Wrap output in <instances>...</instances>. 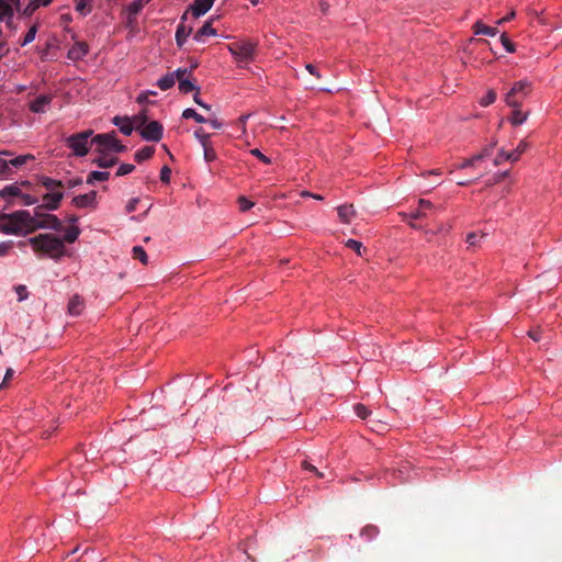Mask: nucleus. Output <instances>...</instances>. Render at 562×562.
Wrapping results in <instances>:
<instances>
[{"mask_svg": "<svg viewBox=\"0 0 562 562\" xmlns=\"http://www.w3.org/2000/svg\"><path fill=\"white\" fill-rule=\"evenodd\" d=\"M149 94L150 95H156L157 93L155 91H148V92L140 93L137 97V102L140 103V104L147 102Z\"/></svg>", "mask_w": 562, "mask_h": 562, "instance_id": "nucleus-57", "label": "nucleus"}, {"mask_svg": "<svg viewBox=\"0 0 562 562\" xmlns=\"http://www.w3.org/2000/svg\"><path fill=\"white\" fill-rule=\"evenodd\" d=\"M19 5L20 0H0V21H4L8 26H11L13 10Z\"/></svg>", "mask_w": 562, "mask_h": 562, "instance_id": "nucleus-9", "label": "nucleus"}, {"mask_svg": "<svg viewBox=\"0 0 562 562\" xmlns=\"http://www.w3.org/2000/svg\"><path fill=\"white\" fill-rule=\"evenodd\" d=\"M119 159L116 157H109L106 155L101 154L99 157L94 158L92 162L97 165L99 168H110L117 164Z\"/></svg>", "mask_w": 562, "mask_h": 562, "instance_id": "nucleus-24", "label": "nucleus"}, {"mask_svg": "<svg viewBox=\"0 0 562 562\" xmlns=\"http://www.w3.org/2000/svg\"><path fill=\"white\" fill-rule=\"evenodd\" d=\"M355 413L359 418L366 419L369 416L370 411L363 404H357L355 406Z\"/></svg>", "mask_w": 562, "mask_h": 562, "instance_id": "nucleus-45", "label": "nucleus"}, {"mask_svg": "<svg viewBox=\"0 0 562 562\" xmlns=\"http://www.w3.org/2000/svg\"><path fill=\"white\" fill-rule=\"evenodd\" d=\"M195 138L199 139L202 146L210 144V135L206 134L202 128H199L194 132Z\"/></svg>", "mask_w": 562, "mask_h": 562, "instance_id": "nucleus-44", "label": "nucleus"}, {"mask_svg": "<svg viewBox=\"0 0 562 562\" xmlns=\"http://www.w3.org/2000/svg\"><path fill=\"white\" fill-rule=\"evenodd\" d=\"M490 103H492V90H487L485 97H483L482 100H481V104L483 106H486Z\"/></svg>", "mask_w": 562, "mask_h": 562, "instance_id": "nucleus-62", "label": "nucleus"}, {"mask_svg": "<svg viewBox=\"0 0 562 562\" xmlns=\"http://www.w3.org/2000/svg\"><path fill=\"white\" fill-rule=\"evenodd\" d=\"M337 211L340 221L347 224L350 223L356 215V211L352 204L340 205Z\"/></svg>", "mask_w": 562, "mask_h": 562, "instance_id": "nucleus-21", "label": "nucleus"}, {"mask_svg": "<svg viewBox=\"0 0 562 562\" xmlns=\"http://www.w3.org/2000/svg\"><path fill=\"white\" fill-rule=\"evenodd\" d=\"M305 68H306V70H307L311 75H313V76H315V77H317V78H321V75H319V72H318L317 68H316L314 65H312V64H307V65L305 66Z\"/></svg>", "mask_w": 562, "mask_h": 562, "instance_id": "nucleus-63", "label": "nucleus"}, {"mask_svg": "<svg viewBox=\"0 0 562 562\" xmlns=\"http://www.w3.org/2000/svg\"><path fill=\"white\" fill-rule=\"evenodd\" d=\"M36 33H37V25H36V24H34V25H32V26L29 29V31H27V33L25 34V36H24L23 41L21 42V45H22V46H25V45H27V44L32 43V42L35 40Z\"/></svg>", "mask_w": 562, "mask_h": 562, "instance_id": "nucleus-40", "label": "nucleus"}, {"mask_svg": "<svg viewBox=\"0 0 562 562\" xmlns=\"http://www.w3.org/2000/svg\"><path fill=\"white\" fill-rule=\"evenodd\" d=\"M530 92L531 83L527 80H520L515 82L512 89L505 94L504 100L506 104L515 109L510 116V121L514 125H519L526 121L527 115L517 110V108Z\"/></svg>", "mask_w": 562, "mask_h": 562, "instance_id": "nucleus-2", "label": "nucleus"}, {"mask_svg": "<svg viewBox=\"0 0 562 562\" xmlns=\"http://www.w3.org/2000/svg\"><path fill=\"white\" fill-rule=\"evenodd\" d=\"M46 207H44L43 204L41 205H37L34 211H33V214H31V222L29 224V226H35L36 222H38L40 218H42V216H45L47 213H45Z\"/></svg>", "mask_w": 562, "mask_h": 562, "instance_id": "nucleus-34", "label": "nucleus"}, {"mask_svg": "<svg viewBox=\"0 0 562 562\" xmlns=\"http://www.w3.org/2000/svg\"><path fill=\"white\" fill-rule=\"evenodd\" d=\"M139 134L145 140L159 142L164 134L162 124L158 121H151L143 126V128L139 131Z\"/></svg>", "mask_w": 562, "mask_h": 562, "instance_id": "nucleus-8", "label": "nucleus"}, {"mask_svg": "<svg viewBox=\"0 0 562 562\" xmlns=\"http://www.w3.org/2000/svg\"><path fill=\"white\" fill-rule=\"evenodd\" d=\"M83 299L79 295H74L68 302V313L72 316H78L83 310Z\"/></svg>", "mask_w": 562, "mask_h": 562, "instance_id": "nucleus-22", "label": "nucleus"}, {"mask_svg": "<svg viewBox=\"0 0 562 562\" xmlns=\"http://www.w3.org/2000/svg\"><path fill=\"white\" fill-rule=\"evenodd\" d=\"M237 202H238L239 210L241 212H246V211L250 210L254 206V202L249 201L245 196H239Z\"/></svg>", "mask_w": 562, "mask_h": 562, "instance_id": "nucleus-46", "label": "nucleus"}, {"mask_svg": "<svg viewBox=\"0 0 562 562\" xmlns=\"http://www.w3.org/2000/svg\"><path fill=\"white\" fill-rule=\"evenodd\" d=\"M20 195H21V189L16 183L9 184V186L4 187L2 190H0V199H2V200L15 198V196L20 198Z\"/></svg>", "mask_w": 562, "mask_h": 562, "instance_id": "nucleus-25", "label": "nucleus"}, {"mask_svg": "<svg viewBox=\"0 0 562 562\" xmlns=\"http://www.w3.org/2000/svg\"><path fill=\"white\" fill-rule=\"evenodd\" d=\"M499 41L502 45L504 46L505 50L507 53H514L516 50L515 44L512 42V40L507 36L506 33H502Z\"/></svg>", "mask_w": 562, "mask_h": 562, "instance_id": "nucleus-38", "label": "nucleus"}, {"mask_svg": "<svg viewBox=\"0 0 562 562\" xmlns=\"http://www.w3.org/2000/svg\"><path fill=\"white\" fill-rule=\"evenodd\" d=\"M528 335H529V337H530L531 339H533L535 341H540V339H541V337H540V331H539L538 329H536V330H530V331L528 333Z\"/></svg>", "mask_w": 562, "mask_h": 562, "instance_id": "nucleus-64", "label": "nucleus"}, {"mask_svg": "<svg viewBox=\"0 0 562 562\" xmlns=\"http://www.w3.org/2000/svg\"><path fill=\"white\" fill-rule=\"evenodd\" d=\"M214 1L215 0H194L190 5L189 11H191L194 18H200L212 8Z\"/></svg>", "mask_w": 562, "mask_h": 562, "instance_id": "nucleus-13", "label": "nucleus"}, {"mask_svg": "<svg viewBox=\"0 0 562 562\" xmlns=\"http://www.w3.org/2000/svg\"><path fill=\"white\" fill-rule=\"evenodd\" d=\"M488 234L487 233H481V234H477L475 232L473 233H470L468 234L467 236V243L470 245V246H476L479 245L480 240L481 239H484V238H487Z\"/></svg>", "mask_w": 562, "mask_h": 562, "instance_id": "nucleus-35", "label": "nucleus"}, {"mask_svg": "<svg viewBox=\"0 0 562 562\" xmlns=\"http://www.w3.org/2000/svg\"><path fill=\"white\" fill-rule=\"evenodd\" d=\"M30 222L31 213L29 211H16L10 214L0 213V232L11 235L30 234Z\"/></svg>", "mask_w": 562, "mask_h": 562, "instance_id": "nucleus-3", "label": "nucleus"}, {"mask_svg": "<svg viewBox=\"0 0 562 562\" xmlns=\"http://www.w3.org/2000/svg\"><path fill=\"white\" fill-rule=\"evenodd\" d=\"M20 198H21V200H22V203H23L24 205H27V206H30V205H34V204L37 202V199H36V198H34V196H32V195H30V194H23L22 192H21Z\"/></svg>", "mask_w": 562, "mask_h": 562, "instance_id": "nucleus-54", "label": "nucleus"}, {"mask_svg": "<svg viewBox=\"0 0 562 562\" xmlns=\"http://www.w3.org/2000/svg\"><path fill=\"white\" fill-rule=\"evenodd\" d=\"M179 90L182 93H189L191 91L198 90V87L191 80L186 79V80H180Z\"/></svg>", "mask_w": 562, "mask_h": 562, "instance_id": "nucleus-39", "label": "nucleus"}, {"mask_svg": "<svg viewBox=\"0 0 562 562\" xmlns=\"http://www.w3.org/2000/svg\"><path fill=\"white\" fill-rule=\"evenodd\" d=\"M92 135V131H85L82 133H78L71 135L67 138V145L72 149L76 156H86L89 151V137Z\"/></svg>", "mask_w": 562, "mask_h": 562, "instance_id": "nucleus-6", "label": "nucleus"}, {"mask_svg": "<svg viewBox=\"0 0 562 562\" xmlns=\"http://www.w3.org/2000/svg\"><path fill=\"white\" fill-rule=\"evenodd\" d=\"M35 157L32 154L21 155L12 159H8L9 167L19 169L24 166L26 162L34 160Z\"/></svg>", "mask_w": 562, "mask_h": 562, "instance_id": "nucleus-27", "label": "nucleus"}, {"mask_svg": "<svg viewBox=\"0 0 562 562\" xmlns=\"http://www.w3.org/2000/svg\"><path fill=\"white\" fill-rule=\"evenodd\" d=\"M378 533L379 529L373 525H367L361 529L360 532L361 537L364 538L367 541L374 539L378 536Z\"/></svg>", "mask_w": 562, "mask_h": 562, "instance_id": "nucleus-31", "label": "nucleus"}, {"mask_svg": "<svg viewBox=\"0 0 562 562\" xmlns=\"http://www.w3.org/2000/svg\"><path fill=\"white\" fill-rule=\"evenodd\" d=\"M80 235V228L76 225H70L68 228L65 229V234L63 239V243L72 244L75 243Z\"/></svg>", "mask_w": 562, "mask_h": 562, "instance_id": "nucleus-26", "label": "nucleus"}, {"mask_svg": "<svg viewBox=\"0 0 562 562\" xmlns=\"http://www.w3.org/2000/svg\"><path fill=\"white\" fill-rule=\"evenodd\" d=\"M95 199H97V192L90 191L89 193L75 196L72 199V203L76 207L83 209V207L94 206Z\"/></svg>", "mask_w": 562, "mask_h": 562, "instance_id": "nucleus-15", "label": "nucleus"}, {"mask_svg": "<svg viewBox=\"0 0 562 562\" xmlns=\"http://www.w3.org/2000/svg\"><path fill=\"white\" fill-rule=\"evenodd\" d=\"M155 148L153 146H145L135 153V160L139 164L153 157Z\"/></svg>", "mask_w": 562, "mask_h": 562, "instance_id": "nucleus-28", "label": "nucleus"}, {"mask_svg": "<svg viewBox=\"0 0 562 562\" xmlns=\"http://www.w3.org/2000/svg\"><path fill=\"white\" fill-rule=\"evenodd\" d=\"M110 178V172L108 171H91L88 175L87 183L94 184L97 181H105Z\"/></svg>", "mask_w": 562, "mask_h": 562, "instance_id": "nucleus-30", "label": "nucleus"}, {"mask_svg": "<svg viewBox=\"0 0 562 562\" xmlns=\"http://www.w3.org/2000/svg\"><path fill=\"white\" fill-rule=\"evenodd\" d=\"M131 121L134 125V128L139 132L143 128V126H145L147 124V121H148L147 112L146 111L139 112L138 114L131 117Z\"/></svg>", "mask_w": 562, "mask_h": 562, "instance_id": "nucleus-29", "label": "nucleus"}, {"mask_svg": "<svg viewBox=\"0 0 562 562\" xmlns=\"http://www.w3.org/2000/svg\"><path fill=\"white\" fill-rule=\"evenodd\" d=\"M91 144L98 145V151L100 154L105 151L124 153L127 149L126 146L122 145L115 137V132L98 134L91 139Z\"/></svg>", "mask_w": 562, "mask_h": 562, "instance_id": "nucleus-5", "label": "nucleus"}, {"mask_svg": "<svg viewBox=\"0 0 562 562\" xmlns=\"http://www.w3.org/2000/svg\"><path fill=\"white\" fill-rule=\"evenodd\" d=\"M64 193H45L43 195V205L47 211H55L59 207Z\"/></svg>", "mask_w": 562, "mask_h": 562, "instance_id": "nucleus-18", "label": "nucleus"}, {"mask_svg": "<svg viewBox=\"0 0 562 562\" xmlns=\"http://www.w3.org/2000/svg\"><path fill=\"white\" fill-rule=\"evenodd\" d=\"M346 246L352 250H355L359 256H361L362 244L356 239H348L346 241Z\"/></svg>", "mask_w": 562, "mask_h": 562, "instance_id": "nucleus-49", "label": "nucleus"}, {"mask_svg": "<svg viewBox=\"0 0 562 562\" xmlns=\"http://www.w3.org/2000/svg\"><path fill=\"white\" fill-rule=\"evenodd\" d=\"M14 243L12 240L1 241L0 243V257H5L9 255L11 249L13 248Z\"/></svg>", "mask_w": 562, "mask_h": 562, "instance_id": "nucleus-48", "label": "nucleus"}, {"mask_svg": "<svg viewBox=\"0 0 562 562\" xmlns=\"http://www.w3.org/2000/svg\"><path fill=\"white\" fill-rule=\"evenodd\" d=\"M173 85H175V75L171 72L167 74L166 76H164L162 78H160L157 81V86L164 91L170 89L171 87H173Z\"/></svg>", "mask_w": 562, "mask_h": 562, "instance_id": "nucleus-32", "label": "nucleus"}, {"mask_svg": "<svg viewBox=\"0 0 562 562\" xmlns=\"http://www.w3.org/2000/svg\"><path fill=\"white\" fill-rule=\"evenodd\" d=\"M206 120H207L206 123H210L211 126L215 130H220L223 126L222 122L218 121L216 117H213V119L211 117V119H206Z\"/></svg>", "mask_w": 562, "mask_h": 562, "instance_id": "nucleus-61", "label": "nucleus"}, {"mask_svg": "<svg viewBox=\"0 0 562 562\" xmlns=\"http://www.w3.org/2000/svg\"><path fill=\"white\" fill-rule=\"evenodd\" d=\"M139 199H132L126 205V212L132 213L136 210Z\"/></svg>", "mask_w": 562, "mask_h": 562, "instance_id": "nucleus-58", "label": "nucleus"}, {"mask_svg": "<svg viewBox=\"0 0 562 562\" xmlns=\"http://www.w3.org/2000/svg\"><path fill=\"white\" fill-rule=\"evenodd\" d=\"M172 74L175 75V81L177 80L178 82H180V80L188 79V76L191 75V70L188 68H178Z\"/></svg>", "mask_w": 562, "mask_h": 562, "instance_id": "nucleus-43", "label": "nucleus"}, {"mask_svg": "<svg viewBox=\"0 0 562 562\" xmlns=\"http://www.w3.org/2000/svg\"><path fill=\"white\" fill-rule=\"evenodd\" d=\"M182 117L183 119H193L195 122L198 123H206L207 120L202 116L201 114H199L195 110L193 109H186L183 112H182Z\"/></svg>", "mask_w": 562, "mask_h": 562, "instance_id": "nucleus-33", "label": "nucleus"}, {"mask_svg": "<svg viewBox=\"0 0 562 562\" xmlns=\"http://www.w3.org/2000/svg\"><path fill=\"white\" fill-rule=\"evenodd\" d=\"M143 5H144L143 0L132 1L127 7L130 18L137 15L139 13V11L142 10Z\"/></svg>", "mask_w": 562, "mask_h": 562, "instance_id": "nucleus-37", "label": "nucleus"}, {"mask_svg": "<svg viewBox=\"0 0 562 562\" xmlns=\"http://www.w3.org/2000/svg\"><path fill=\"white\" fill-rule=\"evenodd\" d=\"M519 158V153H516V151H506L504 149H501L498 153H497V156L494 158V165H499L504 161H510V162H514L516 160H518Z\"/></svg>", "mask_w": 562, "mask_h": 562, "instance_id": "nucleus-23", "label": "nucleus"}, {"mask_svg": "<svg viewBox=\"0 0 562 562\" xmlns=\"http://www.w3.org/2000/svg\"><path fill=\"white\" fill-rule=\"evenodd\" d=\"M88 52L89 45L83 41H78L70 47L67 57L72 61L82 60Z\"/></svg>", "mask_w": 562, "mask_h": 562, "instance_id": "nucleus-12", "label": "nucleus"}, {"mask_svg": "<svg viewBox=\"0 0 562 562\" xmlns=\"http://www.w3.org/2000/svg\"><path fill=\"white\" fill-rule=\"evenodd\" d=\"M218 16H212L209 21L204 23V25L194 34V40L196 42H203L204 36H215L217 34L216 30L212 26L213 22L217 20Z\"/></svg>", "mask_w": 562, "mask_h": 562, "instance_id": "nucleus-16", "label": "nucleus"}, {"mask_svg": "<svg viewBox=\"0 0 562 562\" xmlns=\"http://www.w3.org/2000/svg\"><path fill=\"white\" fill-rule=\"evenodd\" d=\"M436 207L428 200L420 199L418 202V206L415 211H412L409 214H406L409 220H420L426 218L429 213H431Z\"/></svg>", "mask_w": 562, "mask_h": 562, "instance_id": "nucleus-10", "label": "nucleus"}, {"mask_svg": "<svg viewBox=\"0 0 562 562\" xmlns=\"http://www.w3.org/2000/svg\"><path fill=\"white\" fill-rule=\"evenodd\" d=\"M40 183L47 190V193H64V182L60 180L41 176Z\"/></svg>", "mask_w": 562, "mask_h": 562, "instance_id": "nucleus-14", "label": "nucleus"}, {"mask_svg": "<svg viewBox=\"0 0 562 562\" xmlns=\"http://www.w3.org/2000/svg\"><path fill=\"white\" fill-rule=\"evenodd\" d=\"M76 10L82 14L88 13L89 9H87V0H77Z\"/></svg>", "mask_w": 562, "mask_h": 562, "instance_id": "nucleus-56", "label": "nucleus"}, {"mask_svg": "<svg viewBox=\"0 0 562 562\" xmlns=\"http://www.w3.org/2000/svg\"><path fill=\"white\" fill-rule=\"evenodd\" d=\"M488 157V150L484 149L481 154L473 156L470 159L464 160L459 168H483L484 171L487 170L488 166L485 162V158Z\"/></svg>", "mask_w": 562, "mask_h": 562, "instance_id": "nucleus-11", "label": "nucleus"}, {"mask_svg": "<svg viewBox=\"0 0 562 562\" xmlns=\"http://www.w3.org/2000/svg\"><path fill=\"white\" fill-rule=\"evenodd\" d=\"M114 125H116L124 135H131L133 133L134 125L128 116H114L112 119Z\"/></svg>", "mask_w": 562, "mask_h": 562, "instance_id": "nucleus-20", "label": "nucleus"}, {"mask_svg": "<svg viewBox=\"0 0 562 562\" xmlns=\"http://www.w3.org/2000/svg\"><path fill=\"white\" fill-rule=\"evenodd\" d=\"M13 374H14V370H13V369H11V368H9V369L7 370V372H5V375H4V378H3L2 383L0 384V389H2V387H4V386H5L7 382H8V381L13 376Z\"/></svg>", "mask_w": 562, "mask_h": 562, "instance_id": "nucleus-59", "label": "nucleus"}, {"mask_svg": "<svg viewBox=\"0 0 562 562\" xmlns=\"http://www.w3.org/2000/svg\"><path fill=\"white\" fill-rule=\"evenodd\" d=\"M187 15H188V11L182 15L181 23L177 26V31H176V42H177V45L180 47L184 44L188 36L192 32V27L186 26L183 23V21L187 19Z\"/></svg>", "mask_w": 562, "mask_h": 562, "instance_id": "nucleus-17", "label": "nucleus"}, {"mask_svg": "<svg viewBox=\"0 0 562 562\" xmlns=\"http://www.w3.org/2000/svg\"><path fill=\"white\" fill-rule=\"evenodd\" d=\"M250 154L267 165L271 162V160L267 156H265L258 148L251 149Z\"/></svg>", "mask_w": 562, "mask_h": 562, "instance_id": "nucleus-55", "label": "nucleus"}, {"mask_svg": "<svg viewBox=\"0 0 562 562\" xmlns=\"http://www.w3.org/2000/svg\"><path fill=\"white\" fill-rule=\"evenodd\" d=\"M64 228L63 222L54 214H46L36 222L35 226H30L29 232L33 233L37 229H50L60 232Z\"/></svg>", "mask_w": 562, "mask_h": 562, "instance_id": "nucleus-7", "label": "nucleus"}, {"mask_svg": "<svg viewBox=\"0 0 562 562\" xmlns=\"http://www.w3.org/2000/svg\"><path fill=\"white\" fill-rule=\"evenodd\" d=\"M133 257L134 259L139 260L143 265L148 262L147 254L142 246L133 247Z\"/></svg>", "mask_w": 562, "mask_h": 562, "instance_id": "nucleus-36", "label": "nucleus"}, {"mask_svg": "<svg viewBox=\"0 0 562 562\" xmlns=\"http://www.w3.org/2000/svg\"><path fill=\"white\" fill-rule=\"evenodd\" d=\"M204 149V159L207 162L214 161L216 159V153L214 148L211 146V144H207L205 146H202Z\"/></svg>", "mask_w": 562, "mask_h": 562, "instance_id": "nucleus-42", "label": "nucleus"}, {"mask_svg": "<svg viewBox=\"0 0 562 562\" xmlns=\"http://www.w3.org/2000/svg\"><path fill=\"white\" fill-rule=\"evenodd\" d=\"M303 467H304V469H306V470H308L311 472H314L319 477L324 476L323 473H321L314 465L310 464L306 461L303 462Z\"/></svg>", "mask_w": 562, "mask_h": 562, "instance_id": "nucleus-60", "label": "nucleus"}, {"mask_svg": "<svg viewBox=\"0 0 562 562\" xmlns=\"http://www.w3.org/2000/svg\"><path fill=\"white\" fill-rule=\"evenodd\" d=\"M82 184V179L77 177V178H74V179H69L67 181L64 182V189H74L76 188L77 186H80Z\"/></svg>", "mask_w": 562, "mask_h": 562, "instance_id": "nucleus-52", "label": "nucleus"}, {"mask_svg": "<svg viewBox=\"0 0 562 562\" xmlns=\"http://www.w3.org/2000/svg\"><path fill=\"white\" fill-rule=\"evenodd\" d=\"M135 170V166L132 165V164H122L117 171H116V176L117 177H121V176H125V175H128L131 172H133Z\"/></svg>", "mask_w": 562, "mask_h": 562, "instance_id": "nucleus-47", "label": "nucleus"}, {"mask_svg": "<svg viewBox=\"0 0 562 562\" xmlns=\"http://www.w3.org/2000/svg\"><path fill=\"white\" fill-rule=\"evenodd\" d=\"M257 44L250 41H238L228 45V50L238 63L248 64L254 60Z\"/></svg>", "mask_w": 562, "mask_h": 562, "instance_id": "nucleus-4", "label": "nucleus"}, {"mask_svg": "<svg viewBox=\"0 0 562 562\" xmlns=\"http://www.w3.org/2000/svg\"><path fill=\"white\" fill-rule=\"evenodd\" d=\"M171 169L168 166H164L160 170V181L164 183L170 182Z\"/></svg>", "mask_w": 562, "mask_h": 562, "instance_id": "nucleus-50", "label": "nucleus"}, {"mask_svg": "<svg viewBox=\"0 0 562 562\" xmlns=\"http://www.w3.org/2000/svg\"><path fill=\"white\" fill-rule=\"evenodd\" d=\"M474 33L477 34H484V35H492V29L485 24H483L481 21H477L473 25Z\"/></svg>", "mask_w": 562, "mask_h": 562, "instance_id": "nucleus-41", "label": "nucleus"}, {"mask_svg": "<svg viewBox=\"0 0 562 562\" xmlns=\"http://www.w3.org/2000/svg\"><path fill=\"white\" fill-rule=\"evenodd\" d=\"M27 241L35 252L46 255L56 261L66 254L63 239L54 234H38Z\"/></svg>", "mask_w": 562, "mask_h": 562, "instance_id": "nucleus-1", "label": "nucleus"}, {"mask_svg": "<svg viewBox=\"0 0 562 562\" xmlns=\"http://www.w3.org/2000/svg\"><path fill=\"white\" fill-rule=\"evenodd\" d=\"M11 173L8 159L0 158V176H8Z\"/></svg>", "mask_w": 562, "mask_h": 562, "instance_id": "nucleus-53", "label": "nucleus"}, {"mask_svg": "<svg viewBox=\"0 0 562 562\" xmlns=\"http://www.w3.org/2000/svg\"><path fill=\"white\" fill-rule=\"evenodd\" d=\"M52 102V97L47 94H41L30 103V110L33 113H44L46 106Z\"/></svg>", "mask_w": 562, "mask_h": 562, "instance_id": "nucleus-19", "label": "nucleus"}, {"mask_svg": "<svg viewBox=\"0 0 562 562\" xmlns=\"http://www.w3.org/2000/svg\"><path fill=\"white\" fill-rule=\"evenodd\" d=\"M15 292L20 302L26 300L29 296V292L25 285H18L15 288Z\"/></svg>", "mask_w": 562, "mask_h": 562, "instance_id": "nucleus-51", "label": "nucleus"}]
</instances>
